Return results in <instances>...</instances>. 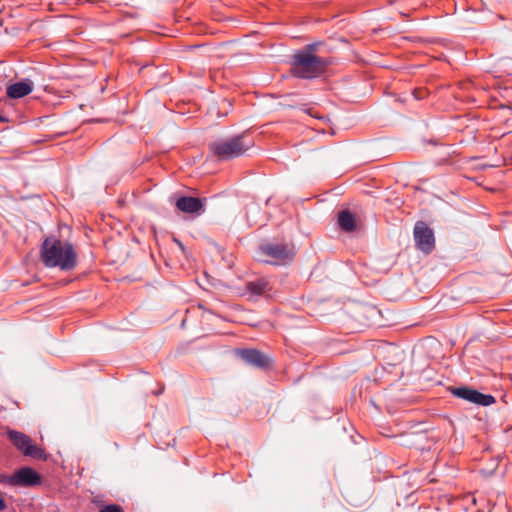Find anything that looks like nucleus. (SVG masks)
<instances>
[{
	"mask_svg": "<svg viewBox=\"0 0 512 512\" xmlns=\"http://www.w3.org/2000/svg\"><path fill=\"white\" fill-rule=\"evenodd\" d=\"M40 257L48 268H59L61 271H71L78 264V256L73 245L55 237H47L40 248Z\"/></svg>",
	"mask_w": 512,
	"mask_h": 512,
	"instance_id": "1",
	"label": "nucleus"
},
{
	"mask_svg": "<svg viewBox=\"0 0 512 512\" xmlns=\"http://www.w3.org/2000/svg\"><path fill=\"white\" fill-rule=\"evenodd\" d=\"M331 63V58L320 57L305 51H295L291 57V73L300 79H316L326 72Z\"/></svg>",
	"mask_w": 512,
	"mask_h": 512,
	"instance_id": "2",
	"label": "nucleus"
},
{
	"mask_svg": "<svg viewBox=\"0 0 512 512\" xmlns=\"http://www.w3.org/2000/svg\"><path fill=\"white\" fill-rule=\"evenodd\" d=\"M251 146L248 137L240 134L210 143L209 150L218 160L225 161L243 155Z\"/></svg>",
	"mask_w": 512,
	"mask_h": 512,
	"instance_id": "3",
	"label": "nucleus"
},
{
	"mask_svg": "<svg viewBox=\"0 0 512 512\" xmlns=\"http://www.w3.org/2000/svg\"><path fill=\"white\" fill-rule=\"evenodd\" d=\"M8 439L11 443L25 456H29L38 460H46L47 456L45 451L38 445L34 444L32 439L19 431L9 430L7 432Z\"/></svg>",
	"mask_w": 512,
	"mask_h": 512,
	"instance_id": "4",
	"label": "nucleus"
},
{
	"mask_svg": "<svg viewBox=\"0 0 512 512\" xmlns=\"http://www.w3.org/2000/svg\"><path fill=\"white\" fill-rule=\"evenodd\" d=\"M448 390L453 396L479 406H490L496 401L494 396L483 394L469 386L449 387Z\"/></svg>",
	"mask_w": 512,
	"mask_h": 512,
	"instance_id": "5",
	"label": "nucleus"
},
{
	"mask_svg": "<svg viewBox=\"0 0 512 512\" xmlns=\"http://www.w3.org/2000/svg\"><path fill=\"white\" fill-rule=\"evenodd\" d=\"M413 235L415 245L419 250L426 254H429L434 249V232L425 222H416L414 226Z\"/></svg>",
	"mask_w": 512,
	"mask_h": 512,
	"instance_id": "6",
	"label": "nucleus"
},
{
	"mask_svg": "<svg viewBox=\"0 0 512 512\" xmlns=\"http://www.w3.org/2000/svg\"><path fill=\"white\" fill-rule=\"evenodd\" d=\"M263 254L273 258L275 264H285L294 257V251L286 244L267 243L260 247Z\"/></svg>",
	"mask_w": 512,
	"mask_h": 512,
	"instance_id": "7",
	"label": "nucleus"
},
{
	"mask_svg": "<svg viewBox=\"0 0 512 512\" xmlns=\"http://www.w3.org/2000/svg\"><path fill=\"white\" fill-rule=\"evenodd\" d=\"M236 355L255 368L265 369L270 365L269 357L257 349H237Z\"/></svg>",
	"mask_w": 512,
	"mask_h": 512,
	"instance_id": "8",
	"label": "nucleus"
},
{
	"mask_svg": "<svg viewBox=\"0 0 512 512\" xmlns=\"http://www.w3.org/2000/svg\"><path fill=\"white\" fill-rule=\"evenodd\" d=\"M42 478L38 472L30 467H22L14 472L15 487H34L41 485Z\"/></svg>",
	"mask_w": 512,
	"mask_h": 512,
	"instance_id": "9",
	"label": "nucleus"
},
{
	"mask_svg": "<svg viewBox=\"0 0 512 512\" xmlns=\"http://www.w3.org/2000/svg\"><path fill=\"white\" fill-rule=\"evenodd\" d=\"M175 205L181 212L199 215L204 211L205 199L181 196L176 200Z\"/></svg>",
	"mask_w": 512,
	"mask_h": 512,
	"instance_id": "10",
	"label": "nucleus"
},
{
	"mask_svg": "<svg viewBox=\"0 0 512 512\" xmlns=\"http://www.w3.org/2000/svg\"><path fill=\"white\" fill-rule=\"evenodd\" d=\"M245 288L251 299H257L272 289L270 282L265 278L248 281Z\"/></svg>",
	"mask_w": 512,
	"mask_h": 512,
	"instance_id": "11",
	"label": "nucleus"
},
{
	"mask_svg": "<svg viewBox=\"0 0 512 512\" xmlns=\"http://www.w3.org/2000/svg\"><path fill=\"white\" fill-rule=\"evenodd\" d=\"M32 90V81H30L29 79H24L22 81L9 85L6 89V94L9 98L19 99L30 94Z\"/></svg>",
	"mask_w": 512,
	"mask_h": 512,
	"instance_id": "12",
	"label": "nucleus"
},
{
	"mask_svg": "<svg viewBox=\"0 0 512 512\" xmlns=\"http://www.w3.org/2000/svg\"><path fill=\"white\" fill-rule=\"evenodd\" d=\"M338 225L344 232H353L357 228L355 215L349 210H342L338 214Z\"/></svg>",
	"mask_w": 512,
	"mask_h": 512,
	"instance_id": "13",
	"label": "nucleus"
},
{
	"mask_svg": "<svg viewBox=\"0 0 512 512\" xmlns=\"http://www.w3.org/2000/svg\"><path fill=\"white\" fill-rule=\"evenodd\" d=\"M100 512H123V509L119 505L109 504V505L103 506L100 509Z\"/></svg>",
	"mask_w": 512,
	"mask_h": 512,
	"instance_id": "14",
	"label": "nucleus"
},
{
	"mask_svg": "<svg viewBox=\"0 0 512 512\" xmlns=\"http://www.w3.org/2000/svg\"><path fill=\"white\" fill-rule=\"evenodd\" d=\"M0 483L1 484H9L11 486H14V474L6 475L3 473H0Z\"/></svg>",
	"mask_w": 512,
	"mask_h": 512,
	"instance_id": "15",
	"label": "nucleus"
},
{
	"mask_svg": "<svg viewBox=\"0 0 512 512\" xmlns=\"http://www.w3.org/2000/svg\"><path fill=\"white\" fill-rule=\"evenodd\" d=\"M318 46H319L318 43H311V44L306 45L304 48L299 49L298 51H305V52H309V53L315 54Z\"/></svg>",
	"mask_w": 512,
	"mask_h": 512,
	"instance_id": "16",
	"label": "nucleus"
},
{
	"mask_svg": "<svg viewBox=\"0 0 512 512\" xmlns=\"http://www.w3.org/2000/svg\"><path fill=\"white\" fill-rule=\"evenodd\" d=\"M292 96H293L292 94H291V95H287V96L285 97V103H282V105H283V106H288V107L295 108V107H296L295 105H293V104H291L290 102H288V101H287V100H288L289 98H291Z\"/></svg>",
	"mask_w": 512,
	"mask_h": 512,
	"instance_id": "17",
	"label": "nucleus"
},
{
	"mask_svg": "<svg viewBox=\"0 0 512 512\" xmlns=\"http://www.w3.org/2000/svg\"><path fill=\"white\" fill-rule=\"evenodd\" d=\"M7 508L5 500L0 496V511L5 510Z\"/></svg>",
	"mask_w": 512,
	"mask_h": 512,
	"instance_id": "18",
	"label": "nucleus"
},
{
	"mask_svg": "<svg viewBox=\"0 0 512 512\" xmlns=\"http://www.w3.org/2000/svg\"><path fill=\"white\" fill-rule=\"evenodd\" d=\"M300 110L312 115L311 110L306 108V105H302V107H300Z\"/></svg>",
	"mask_w": 512,
	"mask_h": 512,
	"instance_id": "19",
	"label": "nucleus"
},
{
	"mask_svg": "<svg viewBox=\"0 0 512 512\" xmlns=\"http://www.w3.org/2000/svg\"><path fill=\"white\" fill-rule=\"evenodd\" d=\"M418 93H422V92H421V91H415V93H414V94H415V97H416V98H418V99H419V98H422V97H423V95H422V94L420 95V94H418Z\"/></svg>",
	"mask_w": 512,
	"mask_h": 512,
	"instance_id": "20",
	"label": "nucleus"
},
{
	"mask_svg": "<svg viewBox=\"0 0 512 512\" xmlns=\"http://www.w3.org/2000/svg\"><path fill=\"white\" fill-rule=\"evenodd\" d=\"M6 119L0 115V122H4Z\"/></svg>",
	"mask_w": 512,
	"mask_h": 512,
	"instance_id": "21",
	"label": "nucleus"
}]
</instances>
